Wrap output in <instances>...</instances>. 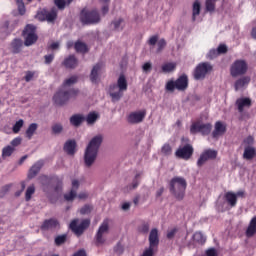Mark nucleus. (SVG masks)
<instances>
[{"instance_id":"nucleus-9","label":"nucleus","mask_w":256,"mask_h":256,"mask_svg":"<svg viewBox=\"0 0 256 256\" xmlns=\"http://www.w3.org/2000/svg\"><path fill=\"white\" fill-rule=\"evenodd\" d=\"M37 27L32 24L26 25L24 28L22 35L25 38L24 45L26 47H31V45H35L37 43V39H39V36H37Z\"/></svg>"},{"instance_id":"nucleus-1","label":"nucleus","mask_w":256,"mask_h":256,"mask_svg":"<svg viewBox=\"0 0 256 256\" xmlns=\"http://www.w3.org/2000/svg\"><path fill=\"white\" fill-rule=\"evenodd\" d=\"M101 143H103V135L101 134L94 136L90 140L84 154V163L86 167H91V165L95 163V159H97V153H99V147H101Z\"/></svg>"},{"instance_id":"nucleus-43","label":"nucleus","mask_w":256,"mask_h":256,"mask_svg":"<svg viewBox=\"0 0 256 256\" xmlns=\"http://www.w3.org/2000/svg\"><path fill=\"white\" fill-rule=\"evenodd\" d=\"M193 239H194V241H196V243H200L201 245H203V243H205V241H206L205 236L201 232H196L193 235Z\"/></svg>"},{"instance_id":"nucleus-44","label":"nucleus","mask_w":256,"mask_h":256,"mask_svg":"<svg viewBox=\"0 0 256 256\" xmlns=\"http://www.w3.org/2000/svg\"><path fill=\"white\" fill-rule=\"evenodd\" d=\"M149 227H150L149 222H142L138 226V231H139V233L147 234V233H149Z\"/></svg>"},{"instance_id":"nucleus-19","label":"nucleus","mask_w":256,"mask_h":256,"mask_svg":"<svg viewBox=\"0 0 256 256\" xmlns=\"http://www.w3.org/2000/svg\"><path fill=\"white\" fill-rule=\"evenodd\" d=\"M252 105L253 102L249 97L238 98L235 102V106L240 113H243V111H245V108L249 109Z\"/></svg>"},{"instance_id":"nucleus-4","label":"nucleus","mask_w":256,"mask_h":256,"mask_svg":"<svg viewBox=\"0 0 256 256\" xmlns=\"http://www.w3.org/2000/svg\"><path fill=\"white\" fill-rule=\"evenodd\" d=\"M79 21L82 25H99L101 23V13L96 8L89 10L83 8L79 14Z\"/></svg>"},{"instance_id":"nucleus-39","label":"nucleus","mask_w":256,"mask_h":256,"mask_svg":"<svg viewBox=\"0 0 256 256\" xmlns=\"http://www.w3.org/2000/svg\"><path fill=\"white\" fill-rule=\"evenodd\" d=\"M15 153V147L13 146H6L2 149V157H11Z\"/></svg>"},{"instance_id":"nucleus-64","label":"nucleus","mask_w":256,"mask_h":256,"mask_svg":"<svg viewBox=\"0 0 256 256\" xmlns=\"http://www.w3.org/2000/svg\"><path fill=\"white\" fill-rule=\"evenodd\" d=\"M73 256H87V252L84 249H80L73 254Z\"/></svg>"},{"instance_id":"nucleus-58","label":"nucleus","mask_w":256,"mask_h":256,"mask_svg":"<svg viewBox=\"0 0 256 256\" xmlns=\"http://www.w3.org/2000/svg\"><path fill=\"white\" fill-rule=\"evenodd\" d=\"M53 59H55V54H49L44 56L46 65H51V63H53Z\"/></svg>"},{"instance_id":"nucleus-22","label":"nucleus","mask_w":256,"mask_h":256,"mask_svg":"<svg viewBox=\"0 0 256 256\" xmlns=\"http://www.w3.org/2000/svg\"><path fill=\"white\" fill-rule=\"evenodd\" d=\"M63 150L67 155H75L77 151V142L75 140H68L65 142Z\"/></svg>"},{"instance_id":"nucleus-51","label":"nucleus","mask_w":256,"mask_h":256,"mask_svg":"<svg viewBox=\"0 0 256 256\" xmlns=\"http://www.w3.org/2000/svg\"><path fill=\"white\" fill-rule=\"evenodd\" d=\"M163 155H171L173 148H171V145L164 144L161 149Z\"/></svg>"},{"instance_id":"nucleus-47","label":"nucleus","mask_w":256,"mask_h":256,"mask_svg":"<svg viewBox=\"0 0 256 256\" xmlns=\"http://www.w3.org/2000/svg\"><path fill=\"white\" fill-rule=\"evenodd\" d=\"M165 47H167V41L162 38L157 42V53H161V51H163Z\"/></svg>"},{"instance_id":"nucleus-46","label":"nucleus","mask_w":256,"mask_h":256,"mask_svg":"<svg viewBox=\"0 0 256 256\" xmlns=\"http://www.w3.org/2000/svg\"><path fill=\"white\" fill-rule=\"evenodd\" d=\"M99 1L100 3H103V6L101 8L102 15H107V13H109V3H111V0L109 1L99 0Z\"/></svg>"},{"instance_id":"nucleus-32","label":"nucleus","mask_w":256,"mask_h":256,"mask_svg":"<svg viewBox=\"0 0 256 256\" xmlns=\"http://www.w3.org/2000/svg\"><path fill=\"white\" fill-rule=\"evenodd\" d=\"M12 53H21V47H23L22 39H14L11 43Z\"/></svg>"},{"instance_id":"nucleus-34","label":"nucleus","mask_w":256,"mask_h":256,"mask_svg":"<svg viewBox=\"0 0 256 256\" xmlns=\"http://www.w3.org/2000/svg\"><path fill=\"white\" fill-rule=\"evenodd\" d=\"M201 14V3L195 1L192 8V21H196L197 16Z\"/></svg>"},{"instance_id":"nucleus-27","label":"nucleus","mask_w":256,"mask_h":256,"mask_svg":"<svg viewBox=\"0 0 256 256\" xmlns=\"http://www.w3.org/2000/svg\"><path fill=\"white\" fill-rule=\"evenodd\" d=\"M224 199H226V202L228 203V205H230V207L237 206V195L235 194V192H226L224 195Z\"/></svg>"},{"instance_id":"nucleus-16","label":"nucleus","mask_w":256,"mask_h":256,"mask_svg":"<svg viewBox=\"0 0 256 256\" xmlns=\"http://www.w3.org/2000/svg\"><path fill=\"white\" fill-rule=\"evenodd\" d=\"M217 159V151L212 149L205 150L197 161L198 167H203L209 160Z\"/></svg>"},{"instance_id":"nucleus-17","label":"nucleus","mask_w":256,"mask_h":256,"mask_svg":"<svg viewBox=\"0 0 256 256\" xmlns=\"http://www.w3.org/2000/svg\"><path fill=\"white\" fill-rule=\"evenodd\" d=\"M109 231V220L106 219L102 222V224L100 225L95 239H96V245H103V243H105V239L103 238V234L107 233Z\"/></svg>"},{"instance_id":"nucleus-36","label":"nucleus","mask_w":256,"mask_h":256,"mask_svg":"<svg viewBox=\"0 0 256 256\" xmlns=\"http://www.w3.org/2000/svg\"><path fill=\"white\" fill-rule=\"evenodd\" d=\"M216 5H217V0H206L205 2L206 11H208V13H213L215 11Z\"/></svg>"},{"instance_id":"nucleus-29","label":"nucleus","mask_w":256,"mask_h":256,"mask_svg":"<svg viewBox=\"0 0 256 256\" xmlns=\"http://www.w3.org/2000/svg\"><path fill=\"white\" fill-rule=\"evenodd\" d=\"M85 121V118L81 114H74L70 117V123L73 127H81V124Z\"/></svg>"},{"instance_id":"nucleus-31","label":"nucleus","mask_w":256,"mask_h":256,"mask_svg":"<svg viewBox=\"0 0 256 256\" xmlns=\"http://www.w3.org/2000/svg\"><path fill=\"white\" fill-rule=\"evenodd\" d=\"M114 31H123L125 29V20L123 18H117L111 22Z\"/></svg>"},{"instance_id":"nucleus-33","label":"nucleus","mask_w":256,"mask_h":256,"mask_svg":"<svg viewBox=\"0 0 256 256\" xmlns=\"http://www.w3.org/2000/svg\"><path fill=\"white\" fill-rule=\"evenodd\" d=\"M177 69V63L168 62L162 65V73H173Z\"/></svg>"},{"instance_id":"nucleus-54","label":"nucleus","mask_w":256,"mask_h":256,"mask_svg":"<svg viewBox=\"0 0 256 256\" xmlns=\"http://www.w3.org/2000/svg\"><path fill=\"white\" fill-rule=\"evenodd\" d=\"M54 3L58 9L63 10L65 9V5H67V2L65 0H54Z\"/></svg>"},{"instance_id":"nucleus-38","label":"nucleus","mask_w":256,"mask_h":256,"mask_svg":"<svg viewBox=\"0 0 256 256\" xmlns=\"http://www.w3.org/2000/svg\"><path fill=\"white\" fill-rule=\"evenodd\" d=\"M74 47L77 53H87V51H89V49L87 48V44L83 42H76Z\"/></svg>"},{"instance_id":"nucleus-30","label":"nucleus","mask_w":256,"mask_h":256,"mask_svg":"<svg viewBox=\"0 0 256 256\" xmlns=\"http://www.w3.org/2000/svg\"><path fill=\"white\" fill-rule=\"evenodd\" d=\"M255 155H256V150L253 147L247 146L244 149L243 158L246 159L247 161H251V159H254Z\"/></svg>"},{"instance_id":"nucleus-50","label":"nucleus","mask_w":256,"mask_h":256,"mask_svg":"<svg viewBox=\"0 0 256 256\" xmlns=\"http://www.w3.org/2000/svg\"><path fill=\"white\" fill-rule=\"evenodd\" d=\"M63 132V125L61 124H54L52 126V133H54V135H59V133Z\"/></svg>"},{"instance_id":"nucleus-8","label":"nucleus","mask_w":256,"mask_h":256,"mask_svg":"<svg viewBox=\"0 0 256 256\" xmlns=\"http://www.w3.org/2000/svg\"><path fill=\"white\" fill-rule=\"evenodd\" d=\"M249 71V64L246 60L237 59L230 66L231 77H243Z\"/></svg>"},{"instance_id":"nucleus-15","label":"nucleus","mask_w":256,"mask_h":256,"mask_svg":"<svg viewBox=\"0 0 256 256\" xmlns=\"http://www.w3.org/2000/svg\"><path fill=\"white\" fill-rule=\"evenodd\" d=\"M36 19L39 21H48V23H53L57 19V8H52L51 11L47 9H42L37 12Z\"/></svg>"},{"instance_id":"nucleus-62","label":"nucleus","mask_w":256,"mask_h":256,"mask_svg":"<svg viewBox=\"0 0 256 256\" xmlns=\"http://www.w3.org/2000/svg\"><path fill=\"white\" fill-rule=\"evenodd\" d=\"M142 69H143L144 73H149V71H151V69H153V66L151 65L150 62H146L143 64Z\"/></svg>"},{"instance_id":"nucleus-45","label":"nucleus","mask_w":256,"mask_h":256,"mask_svg":"<svg viewBox=\"0 0 256 256\" xmlns=\"http://www.w3.org/2000/svg\"><path fill=\"white\" fill-rule=\"evenodd\" d=\"M24 123H25V122L23 121V119L18 120V121L14 124V126H13V128H12L13 133H19V132L21 131V128L23 127Z\"/></svg>"},{"instance_id":"nucleus-53","label":"nucleus","mask_w":256,"mask_h":256,"mask_svg":"<svg viewBox=\"0 0 256 256\" xmlns=\"http://www.w3.org/2000/svg\"><path fill=\"white\" fill-rule=\"evenodd\" d=\"M218 56H219V52L215 49H212L208 52L207 59H210V60L211 59H216V57H218Z\"/></svg>"},{"instance_id":"nucleus-23","label":"nucleus","mask_w":256,"mask_h":256,"mask_svg":"<svg viewBox=\"0 0 256 256\" xmlns=\"http://www.w3.org/2000/svg\"><path fill=\"white\" fill-rule=\"evenodd\" d=\"M59 225V221L54 218H50L47 220H44L43 224L41 225L40 229L42 231H49V229H56V227Z\"/></svg>"},{"instance_id":"nucleus-60","label":"nucleus","mask_w":256,"mask_h":256,"mask_svg":"<svg viewBox=\"0 0 256 256\" xmlns=\"http://www.w3.org/2000/svg\"><path fill=\"white\" fill-rule=\"evenodd\" d=\"M18 12L20 13V15H24L26 13V9H25V3L22 2H18Z\"/></svg>"},{"instance_id":"nucleus-63","label":"nucleus","mask_w":256,"mask_h":256,"mask_svg":"<svg viewBox=\"0 0 256 256\" xmlns=\"http://www.w3.org/2000/svg\"><path fill=\"white\" fill-rule=\"evenodd\" d=\"M206 256H219L215 248H210L205 252Z\"/></svg>"},{"instance_id":"nucleus-61","label":"nucleus","mask_w":256,"mask_h":256,"mask_svg":"<svg viewBox=\"0 0 256 256\" xmlns=\"http://www.w3.org/2000/svg\"><path fill=\"white\" fill-rule=\"evenodd\" d=\"M177 231H178L177 228H173V229L169 230L166 235L167 239H173V237H175V235H177Z\"/></svg>"},{"instance_id":"nucleus-40","label":"nucleus","mask_w":256,"mask_h":256,"mask_svg":"<svg viewBox=\"0 0 256 256\" xmlns=\"http://www.w3.org/2000/svg\"><path fill=\"white\" fill-rule=\"evenodd\" d=\"M33 195H35V185L32 184L26 189L25 201H29Z\"/></svg>"},{"instance_id":"nucleus-37","label":"nucleus","mask_w":256,"mask_h":256,"mask_svg":"<svg viewBox=\"0 0 256 256\" xmlns=\"http://www.w3.org/2000/svg\"><path fill=\"white\" fill-rule=\"evenodd\" d=\"M99 119V114L96 112H90L86 117L88 125H93Z\"/></svg>"},{"instance_id":"nucleus-24","label":"nucleus","mask_w":256,"mask_h":256,"mask_svg":"<svg viewBox=\"0 0 256 256\" xmlns=\"http://www.w3.org/2000/svg\"><path fill=\"white\" fill-rule=\"evenodd\" d=\"M43 168V161L36 162L29 170L28 179H34L39 174V171Z\"/></svg>"},{"instance_id":"nucleus-20","label":"nucleus","mask_w":256,"mask_h":256,"mask_svg":"<svg viewBox=\"0 0 256 256\" xmlns=\"http://www.w3.org/2000/svg\"><path fill=\"white\" fill-rule=\"evenodd\" d=\"M104 64L103 62H98L93 66L90 73V81L91 83H99V75H101V71H103Z\"/></svg>"},{"instance_id":"nucleus-49","label":"nucleus","mask_w":256,"mask_h":256,"mask_svg":"<svg viewBox=\"0 0 256 256\" xmlns=\"http://www.w3.org/2000/svg\"><path fill=\"white\" fill-rule=\"evenodd\" d=\"M141 183V174H136L132 181V189H137Z\"/></svg>"},{"instance_id":"nucleus-41","label":"nucleus","mask_w":256,"mask_h":256,"mask_svg":"<svg viewBox=\"0 0 256 256\" xmlns=\"http://www.w3.org/2000/svg\"><path fill=\"white\" fill-rule=\"evenodd\" d=\"M79 81V77L71 76L70 78L66 79L63 83V87H71V85H75Z\"/></svg>"},{"instance_id":"nucleus-52","label":"nucleus","mask_w":256,"mask_h":256,"mask_svg":"<svg viewBox=\"0 0 256 256\" xmlns=\"http://www.w3.org/2000/svg\"><path fill=\"white\" fill-rule=\"evenodd\" d=\"M93 207H91V205H84L81 209H80V213L81 215H89V213H91Z\"/></svg>"},{"instance_id":"nucleus-56","label":"nucleus","mask_w":256,"mask_h":256,"mask_svg":"<svg viewBox=\"0 0 256 256\" xmlns=\"http://www.w3.org/2000/svg\"><path fill=\"white\" fill-rule=\"evenodd\" d=\"M218 51V55H223L225 53H227L228 49H227V45L225 44H220L217 48Z\"/></svg>"},{"instance_id":"nucleus-57","label":"nucleus","mask_w":256,"mask_h":256,"mask_svg":"<svg viewBox=\"0 0 256 256\" xmlns=\"http://www.w3.org/2000/svg\"><path fill=\"white\" fill-rule=\"evenodd\" d=\"M34 77H35V72L27 71L24 79H25L26 83H29V81H32Z\"/></svg>"},{"instance_id":"nucleus-2","label":"nucleus","mask_w":256,"mask_h":256,"mask_svg":"<svg viewBox=\"0 0 256 256\" xmlns=\"http://www.w3.org/2000/svg\"><path fill=\"white\" fill-rule=\"evenodd\" d=\"M169 189L177 201H183L187 191V180L181 176H175L169 182Z\"/></svg>"},{"instance_id":"nucleus-11","label":"nucleus","mask_w":256,"mask_h":256,"mask_svg":"<svg viewBox=\"0 0 256 256\" xmlns=\"http://www.w3.org/2000/svg\"><path fill=\"white\" fill-rule=\"evenodd\" d=\"M89 225H91V220L84 219L79 224V219H74L71 221L69 228L76 235V237H81L83 233H85L86 229H89Z\"/></svg>"},{"instance_id":"nucleus-7","label":"nucleus","mask_w":256,"mask_h":256,"mask_svg":"<svg viewBox=\"0 0 256 256\" xmlns=\"http://www.w3.org/2000/svg\"><path fill=\"white\" fill-rule=\"evenodd\" d=\"M39 181L43 187L44 192H47L51 183H56L54 187L55 193H61L63 189V178H59L57 176L49 177L47 175H42L39 177Z\"/></svg>"},{"instance_id":"nucleus-3","label":"nucleus","mask_w":256,"mask_h":256,"mask_svg":"<svg viewBox=\"0 0 256 256\" xmlns=\"http://www.w3.org/2000/svg\"><path fill=\"white\" fill-rule=\"evenodd\" d=\"M127 87V78H125V75L121 74L117 80V84H112L109 86V95L113 103L121 100L123 93L127 91Z\"/></svg>"},{"instance_id":"nucleus-25","label":"nucleus","mask_w":256,"mask_h":256,"mask_svg":"<svg viewBox=\"0 0 256 256\" xmlns=\"http://www.w3.org/2000/svg\"><path fill=\"white\" fill-rule=\"evenodd\" d=\"M245 235L248 238L254 237L256 235V216H254L250 220L249 225L246 229Z\"/></svg>"},{"instance_id":"nucleus-26","label":"nucleus","mask_w":256,"mask_h":256,"mask_svg":"<svg viewBox=\"0 0 256 256\" xmlns=\"http://www.w3.org/2000/svg\"><path fill=\"white\" fill-rule=\"evenodd\" d=\"M249 83H251V77L244 76L236 80L234 84V89L235 91H239V89H243V87H245L246 85H249Z\"/></svg>"},{"instance_id":"nucleus-6","label":"nucleus","mask_w":256,"mask_h":256,"mask_svg":"<svg viewBox=\"0 0 256 256\" xmlns=\"http://www.w3.org/2000/svg\"><path fill=\"white\" fill-rule=\"evenodd\" d=\"M149 247L144 250L141 256H155L159 249V230L153 228L148 237Z\"/></svg>"},{"instance_id":"nucleus-48","label":"nucleus","mask_w":256,"mask_h":256,"mask_svg":"<svg viewBox=\"0 0 256 256\" xmlns=\"http://www.w3.org/2000/svg\"><path fill=\"white\" fill-rule=\"evenodd\" d=\"M75 197H77V191H75V190H70L69 193H66L64 195V199L66 201H73L75 199Z\"/></svg>"},{"instance_id":"nucleus-28","label":"nucleus","mask_w":256,"mask_h":256,"mask_svg":"<svg viewBox=\"0 0 256 256\" xmlns=\"http://www.w3.org/2000/svg\"><path fill=\"white\" fill-rule=\"evenodd\" d=\"M77 64H78V61L74 55H70L63 62V65L64 67H66V69H75V67H77Z\"/></svg>"},{"instance_id":"nucleus-59","label":"nucleus","mask_w":256,"mask_h":256,"mask_svg":"<svg viewBox=\"0 0 256 256\" xmlns=\"http://www.w3.org/2000/svg\"><path fill=\"white\" fill-rule=\"evenodd\" d=\"M158 41H159L158 35L151 36L150 39L148 40V45L155 46L157 45Z\"/></svg>"},{"instance_id":"nucleus-13","label":"nucleus","mask_w":256,"mask_h":256,"mask_svg":"<svg viewBox=\"0 0 256 256\" xmlns=\"http://www.w3.org/2000/svg\"><path fill=\"white\" fill-rule=\"evenodd\" d=\"M211 129H213V125L211 123L203 124L200 121L193 122L190 126L191 135H197V133H201V135H209L211 133Z\"/></svg>"},{"instance_id":"nucleus-35","label":"nucleus","mask_w":256,"mask_h":256,"mask_svg":"<svg viewBox=\"0 0 256 256\" xmlns=\"http://www.w3.org/2000/svg\"><path fill=\"white\" fill-rule=\"evenodd\" d=\"M38 127L39 126L37 125V123H32L29 125V127L26 130L27 139L29 140L33 139V135H35V132L37 131Z\"/></svg>"},{"instance_id":"nucleus-12","label":"nucleus","mask_w":256,"mask_h":256,"mask_svg":"<svg viewBox=\"0 0 256 256\" xmlns=\"http://www.w3.org/2000/svg\"><path fill=\"white\" fill-rule=\"evenodd\" d=\"M193 153H195V149L193 145L190 143L181 144L178 149L175 151V157L177 159H183L184 161H189L191 157H193Z\"/></svg>"},{"instance_id":"nucleus-5","label":"nucleus","mask_w":256,"mask_h":256,"mask_svg":"<svg viewBox=\"0 0 256 256\" xmlns=\"http://www.w3.org/2000/svg\"><path fill=\"white\" fill-rule=\"evenodd\" d=\"M165 89L170 93H173L175 89L177 91H187L189 89V77L187 74H182L175 81L169 80L166 83Z\"/></svg>"},{"instance_id":"nucleus-55","label":"nucleus","mask_w":256,"mask_h":256,"mask_svg":"<svg viewBox=\"0 0 256 256\" xmlns=\"http://www.w3.org/2000/svg\"><path fill=\"white\" fill-rule=\"evenodd\" d=\"M114 251L117 253V255H122L123 251H125V249L123 248V245L121 244V242H118L116 244V246L114 247Z\"/></svg>"},{"instance_id":"nucleus-21","label":"nucleus","mask_w":256,"mask_h":256,"mask_svg":"<svg viewBox=\"0 0 256 256\" xmlns=\"http://www.w3.org/2000/svg\"><path fill=\"white\" fill-rule=\"evenodd\" d=\"M227 131V126L221 121H217L214 126V131L212 132V137L217 139V137L224 135Z\"/></svg>"},{"instance_id":"nucleus-10","label":"nucleus","mask_w":256,"mask_h":256,"mask_svg":"<svg viewBox=\"0 0 256 256\" xmlns=\"http://www.w3.org/2000/svg\"><path fill=\"white\" fill-rule=\"evenodd\" d=\"M79 90L71 89L69 91L59 90L53 97V101L56 105H65L69 99L77 97Z\"/></svg>"},{"instance_id":"nucleus-14","label":"nucleus","mask_w":256,"mask_h":256,"mask_svg":"<svg viewBox=\"0 0 256 256\" xmlns=\"http://www.w3.org/2000/svg\"><path fill=\"white\" fill-rule=\"evenodd\" d=\"M211 71H213V66L209 62H202L194 70V79L200 81L207 76V73H211Z\"/></svg>"},{"instance_id":"nucleus-18","label":"nucleus","mask_w":256,"mask_h":256,"mask_svg":"<svg viewBox=\"0 0 256 256\" xmlns=\"http://www.w3.org/2000/svg\"><path fill=\"white\" fill-rule=\"evenodd\" d=\"M146 115H147V110L131 112L127 117V121L131 125H137L138 123H143Z\"/></svg>"},{"instance_id":"nucleus-42","label":"nucleus","mask_w":256,"mask_h":256,"mask_svg":"<svg viewBox=\"0 0 256 256\" xmlns=\"http://www.w3.org/2000/svg\"><path fill=\"white\" fill-rule=\"evenodd\" d=\"M54 242H55V245H57V247H61V245L67 242V235L63 234V235L57 236Z\"/></svg>"}]
</instances>
